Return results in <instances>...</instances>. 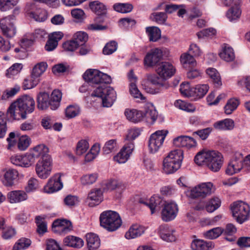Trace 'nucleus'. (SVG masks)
Listing matches in <instances>:
<instances>
[{"mask_svg": "<svg viewBox=\"0 0 250 250\" xmlns=\"http://www.w3.org/2000/svg\"><path fill=\"white\" fill-rule=\"evenodd\" d=\"M83 78L85 81L91 84H99L92 93V97L101 98L103 106L110 107L116 99V93L111 86L105 84L111 83L112 80L110 76L102 73L96 69H89L83 74Z\"/></svg>", "mask_w": 250, "mask_h": 250, "instance_id": "1", "label": "nucleus"}, {"mask_svg": "<svg viewBox=\"0 0 250 250\" xmlns=\"http://www.w3.org/2000/svg\"><path fill=\"white\" fill-rule=\"evenodd\" d=\"M35 106L34 99L31 96L24 95L12 103L8 107L6 116L8 120L13 121L26 118L27 114L32 113Z\"/></svg>", "mask_w": 250, "mask_h": 250, "instance_id": "2", "label": "nucleus"}, {"mask_svg": "<svg viewBox=\"0 0 250 250\" xmlns=\"http://www.w3.org/2000/svg\"><path fill=\"white\" fill-rule=\"evenodd\" d=\"M195 163L199 166L206 165L211 171H219L223 164L222 154L214 150L203 151L198 152L194 158Z\"/></svg>", "mask_w": 250, "mask_h": 250, "instance_id": "3", "label": "nucleus"}, {"mask_svg": "<svg viewBox=\"0 0 250 250\" xmlns=\"http://www.w3.org/2000/svg\"><path fill=\"white\" fill-rule=\"evenodd\" d=\"M183 159V151L177 149L171 151L163 160V171L167 174L176 171L181 167Z\"/></svg>", "mask_w": 250, "mask_h": 250, "instance_id": "4", "label": "nucleus"}, {"mask_svg": "<svg viewBox=\"0 0 250 250\" xmlns=\"http://www.w3.org/2000/svg\"><path fill=\"white\" fill-rule=\"evenodd\" d=\"M102 227L110 231L117 229L122 225V220L119 214L114 211H103L100 217Z\"/></svg>", "mask_w": 250, "mask_h": 250, "instance_id": "5", "label": "nucleus"}, {"mask_svg": "<svg viewBox=\"0 0 250 250\" xmlns=\"http://www.w3.org/2000/svg\"><path fill=\"white\" fill-rule=\"evenodd\" d=\"M230 207L232 216L237 222L242 224L248 219L250 211L248 204L237 201L233 202Z\"/></svg>", "mask_w": 250, "mask_h": 250, "instance_id": "6", "label": "nucleus"}, {"mask_svg": "<svg viewBox=\"0 0 250 250\" xmlns=\"http://www.w3.org/2000/svg\"><path fill=\"white\" fill-rule=\"evenodd\" d=\"M44 159H39L36 164L35 170L38 176L45 179L51 174L52 169V160L51 156H46Z\"/></svg>", "mask_w": 250, "mask_h": 250, "instance_id": "7", "label": "nucleus"}, {"mask_svg": "<svg viewBox=\"0 0 250 250\" xmlns=\"http://www.w3.org/2000/svg\"><path fill=\"white\" fill-rule=\"evenodd\" d=\"M168 133L167 130H158L150 137L148 147L151 153H155L162 146L164 140Z\"/></svg>", "mask_w": 250, "mask_h": 250, "instance_id": "8", "label": "nucleus"}, {"mask_svg": "<svg viewBox=\"0 0 250 250\" xmlns=\"http://www.w3.org/2000/svg\"><path fill=\"white\" fill-rule=\"evenodd\" d=\"M215 189L211 182L203 183L195 187L190 191V197L192 198H205L214 192Z\"/></svg>", "mask_w": 250, "mask_h": 250, "instance_id": "9", "label": "nucleus"}, {"mask_svg": "<svg viewBox=\"0 0 250 250\" xmlns=\"http://www.w3.org/2000/svg\"><path fill=\"white\" fill-rule=\"evenodd\" d=\"M178 212L177 205L174 202H166L161 210V218L164 222H169L176 217Z\"/></svg>", "mask_w": 250, "mask_h": 250, "instance_id": "10", "label": "nucleus"}, {"mask_svg": "<svg viewBox=\"0 0 250 250\" xmlns=\"http://www.w3.org/2000/svg\"><path fill=\"white\" fill-rule=\"evenodd\" d=\"M15 20V17L10 15L0 21V27L2 33L8 38H12L16 34V30L14 24Z\"/></svg>", "mask_w": 250, "mask_h": 250, "instance_id": "11", "label": "nucleus"}, {"mask_svg": "<svg viewBox=\"0 0 250 250\" xmlns=\"http://www.w3.org/2000/svg\"><path fill=\"white\" fill-rule=\"evenodd\" d=\"M61 176L62 174L58 173L51 177L44 187V192L47 193H53L61 190L63 187Z\"/></svg>", "mask_w": 250, "mask_h": 250, "instance_id": "12", "label": "nucleus"}, {"mask_svg": "<svg viewBox=\"0 0 250 250\" xmlns=\"http://www.w3.org/2000/svg\"><path fill=\"white\" fill-rule=\"evenodd\" d=\"M26 9L29 16L37 21H43L47 18L46 12L42 9L38 8L34 3L27 4Z\"/></svg>", "mask_w": 250, "mask_h": 250, "instance_id": "13", "label": "nucleus"}, {"mask_svg": "<svg viewBox=\"0 0 250 250\" xmlns=\"http://www.w3.org/2000/svg\"><path fill=\"white\" fill-rule=\"evenodd\" d=\"M52 229L55 233L64 234L72 229V225L69 220L56 219L52 223Z\"/></svg>", "mask_w": 250, "mask_h": 250, "instance_id": "14", "label": "nucleus"}, {"mask_svg": "<svg viewBox=\"0 0 250 250\" xmlns=\"http://www.w3.org/2000/svg\"><path fill=\"white\" fill-rule=\"evenodd\" d=\"M32 158L33 157L31 156L29 152L22 155H17L12 156L10 158V160L13 164L17 166L29 167L34 163Z\"/></svg>", "mask_w": 250, "mask_h": 250, "instance_id": "15", "label": "nucleus"}, {"mask_svg": "<svg viewBox=\"0 0 250 250\" xmlns=\"http://www.w3.org/2000/svg\"><path fill=\"white\" fill-rule=\"evenodd\" d=\"M156 71L161 78L166 79L174 74L175 69L170 63L162 62L157 65Z\"/></svg>", "mask_w": 250, "mask_h": 250, "instance_id": "16", "label": "nucleus"}, {"mask_svg": "<svg viewBox=\"0 0 250 250\" xmlns=\"http://www.w3.org/2000/svg\"><path fill=\"white\" fill-rule=\"evenodd\" d=\"M162 51L159 48L151 49L144 58V64L148 67L155 65L162 58Z\"/></svg>", "mask_w": 250, "mask_h": 250, "instance_id": "17", "label": "nucleus"}, {"mask_svg": "<svg viewBox=\"0 0 250 250\" xmlns=\"http://www.w3.org/2000/svg\"><path fill=\"white\" fill-rule=\"evenodd\" d=\"M134 148L132 142L126 143L120 151L114 157V160L119 163H125L130 157Z\"/></svg>", "mask_w": 250, "mask_h": 250, "instance_id": "18", "label": "nucleus"}, {"mask_svg": "<svg viewBox=\"0 0 250 250\" xmlns=\"http://www.w3.org/2000/svg\"><path fill=\"white\" fill-rule=\"evenodd\" d=\"M244 160L242 156H239L232 159L229 163L226 169V174L232 175L239 172L243 168Z\"/></svg>", "mask_w": 250, "mask_h": 250, "instance_id": "19", "label": "nucleus"}, {"mask_svg": "<svg viewBox=\"0 0 250 250\" xmlns=\"http://www.w3.org/2000/svg\"><path fill=\"white\" fill-rule=\"evenodd\" d=\"M173 145L179 147L190 148L196 146V142L192 137L188 136H180L173 139Z\"/></svg>", "mask_w": 250, "mask_h": 250, "instance_id": "20", "label": "nucleus"}, {"mask_svg": "<svg viewBox=\"0 0 250 250\" xmlns=\"http://www.w3.org/2000/svg\"><path fill=\"white\" fill-rule=\"evenodd\" d=\"M49 149L44 145L41 144L34 147L29 153L33 157L34 162L36 159L40 157V159H44V157L50 156L48 154Z\"/></svg>", "mask_w": 250, "mask_h": 250, "instance_id": "21", "label": "nucleus"}, {"mask_svg": "<svg viewBox=\"0 0 250 250\" xmlns=\"http://www.w3.org/2000/svg\"><path fill=\"white\" fill-rule=\"evenodd\" d=\"M126 187V185L116 179H110L104 184L103 189L104 191L113 190L117 189L119 191H123Z\"/></svg>", "mask_w": 250, "mask_h": 250, "instance_id": "22", "label": "nucleus"}, {"mask_svg": "<svg viewBox=\"0 0 250 250\" xmlns=\"http://www.w3.org/2000/svg\"><path fill=\"white\" fill-rule=\"evenodd\" d=\"M37 107L39 110H46L49 107L51 108V104L49 95L46 92L40 93L37 98Z\"/></svg>", "mask_w": 250, "mask_h": 250, "instance_id": "23", "label": "nucleus"}, {"mask_svg": "<svg viewBox=\"0 0 250 250\" xmlns=\"http://www.w3.org/2000/svg\"><path fill=\"white\" fill-rule=\"evenodd\" d=\"M214 247L211 241H206L202 239L195 238L191 243V248L193 250H209Z\"/></svg>", "mask_w": 250, "mask_h": 250, "instance_id": "24", "label": "nucleus"}, {"mask_svg": "<svg viewBox=\"0 0 250 250\" xmlns=\"http://www.w3.org/2000/svg\"><path fill=\"white\" fill-rule=\"evenodd\" d=\"M4 183L6 186H12L15 181L18 179L19 172L15 169L9 168L4 170Z\"/></svg>", "mask_w": 250, "mask_h": 250, "instance_id": "25", "label": "nucleus"}, {"mask_svg": "<svg viewBox=\"0 0 250 250\" xmlns=\"http://www.w3.org/2000/svg\"><path fill=\"white\" fill-rule=\"evenodd\" d=\"M125 115L128 120L134 123L140 122L144 119V112L137 109H126Z\"/></svg>", "mask_w": 250, "mask_h": 250, "instance_id": "26", "label": "nucleus"}, {"mask_svg": "<svg viewBox=\"0 0 250 250\" xmlns=\"http://www.w3.org/2000/svg\"><path fill=\"white\" fill-rule=\"evenodd\" d=\"M7 197L11 203H17L26 200L28 196L24 191L14 190L8 193Z\"/></svg>", "mask_w": 250, "mask_h": 250, "instance_id": "27", "label": "nucleus"}, {"mask_svg": "<svg viewBox=\"0 0 250 250\" xmlns=\"http://www.w3.org/2000/svg\"><path fill=\"white\" fill-rule=\"evenodd\" d=\"M87 248L89 250H95L98 249L101 244L99 236L94 233H88L85 235Z\"/></svg>", "mask_w": 250, "mask_h": 250, "instance_id": "28", "label": "nucleus"}, {"mask_svg": "<svg viewBox=\"0 0 250 250\" xmlns=\"http://www.w3.org/2000/svg\"><path fill=\"white\" fill-rule=\"evenodd\" d=\"M145 232V229L138 224L132 225L125 234V237L127 239H134L140 236Z\"/></svg>", "mask_w": 250, "mask_h": 250, "instance_id": "29", "label": "nucleus"}, {"mask_svg": "<svg viewBox=\"0 0 250 250\" xmlns=\"http://www.w3.org/2000/svg\"><path fill=\"white\" fill-rule=\"evenodd\" d=\"M63 242L65 246L77 249L82 248L84 244L82 239L72 235H69L65 237Z\"/></svg>", "mask_w": 250, "mask_h": 250, "instance_id": "30", "label": "nucleus"}, {"mask_svg": "<svg viewBox=\"0 0 250 250\" xmlns=\"http://www.w3.org/2000/svg\"><path fill=\"white\" fill-rule=\"evenodd\" d=\"M206 73L210 78L215 87L218 88L222 85V83L220 75L216 69L208 68L206 70Z\"/></svg>", "mask_w": 250, "mask_h": 250, "instance_id": "31", "label": "nucleus"}, {"mask_svg": "<svg viewBox=\"0 0 250 250\" xmlns=\"http://www.w3.org/2000/svg\"><path fill=\"white\" fill-rule=\"evenodd\" d=\"M47 64L45 62H41L36 64L33 68L31 72V76H33L40 81V77L47 68Z\"/></svg>", "mask_w": 250, "mask_h": 250, "instance_id": "32", "label": "nucleus"}, {"mask_svg": "<svg viewBox=\"0 0 250 250\" xmlns=\"http://www.w3.org/2000/svg\"><path fill=\"white\" fill-rule=\"evenodd\" d=\"M89 7L91 10L97 15H105L106 13L105 6L98 0L90 2Z\"/></svg>", "mask_w": 250, "mask_h": 250, "instance_id": "33", "label": "nucleus"}, {"mask_svg": "<svg viewBox=\"0 0 250 250\" xmlns=\"http://www.w3.org/2000/svg\"><path fill=\"white\" fill-rule=\"evenodd\" d=\"M220 58L224 61L229 62L233 61L235 59V55L232 48L225 45L222 52L219 53Z\"/></svg>", "mask_w": 250, "mask_h": 250, "instance_id": "34", "label": "nucleus"}, {"mask_svg": "<svg viewBox=\"0 0 250 250\" xmlns=\"http://www.w3.org/2000/svg\"><path fill=\"white\" fill-rule=\"evenodd\" d=\"M147 80L153 85L159 86L158 87L161 89H167L170 86L167 82H161L160 78L155 74H148Z\"/></svg>", "mask_w": 250, "mask_h": 250, "instance_id": "35", "label": "nucleus"}, {"mask_svg": "<svg viewBox=\"0 0 250 250\" xmlns=\"http://www.w3.org/2000/svg\"><path fill=\"white\" fill-rule=\"evenodd\" d=\"M62 94L59 90H54L52 92L51 97L50 98L51 104V109L56 110L60 105V102L62 99Z\"/></svg>", "mask_w": 250, "mask_h": 250, "instance_id": "36", "label": "nucleus"}, {"mask_svg": "<svg viewBox=\"0 0 250 250\" xmlns=\"http://www.w3.org/2000/svg\"><path fill=\"white\" fill-rule=\"evenodd\" d=\"M103 191L100 188H95L91 190L88 194V199L94 201L93 205L95 206L98 205L103 200Z\"/></svg>", "mask_w": 250, "mask_h": 250, "instance_id": "37", "label": "nucleus"}, {"mask_svg": "<svg viewBox=\"0 0 250 250\" xmlns=\"http://www.w3.org/2000/svg\"><path fill=\"white\" fill-rule=\"evenodd\" d=\"M46 216L39 215L35 217V222L37 226V231L40 234H43L47 231V223L45 221Z\"/></svg>", "mask_w": 250, "mask_h": 250, "instance_id": "38", "label": "nucleus"}, {"mask_svg": "<svg viewBox=\"0 0 250 250\" xmlns=\"http://www.w3.org/2000/svg\"><path fill=\"white\" fill-rule=\"evenodd\" d=\"M146 32L151 42H155L161 38V30L157 27H147L146 28Z\"/></svg>", "mask_w": 250, "mask_h": 250, "instance_id": "39", "label": "nucleus"}, {"mask_svg": "<svg viewBox=\"0 0 250 250\" xmlns=\"http://www.w3.org/2000/svg\"><path fill=\"white\" fill-rule=\"evenodd\" d=\"M113 8L114 10L118 12L127 13L132 10L133 6L131 4L129 3H117L113 5Z\"/></svg>", "mask_w": 250, "mask_h": 250, "instance_id": "40", "label": "nucleus"}, {"mask_svg": "<svg viewBox=\"0 0 250 250\" xmlns=\"http://www.w3.org/2000/svg\"><path fill=\"white\" fill-rule=\"evenodd\" d=\"M223 232V229L221 227H216L210 229L204 232V236L209 239L212 240L217 238Z\"/></svg>", "mask_w": 250, "mask_h": 250, "instance_id": "41", "label": "nucleus"}, {"mask_svg": "<svg viewBox=\"0 0 250 250\" xmlns=\"http://www.w3.org/2000/svg\"><path fill=\"white\" fill-rule=\"evenodd\" d=\"M221 200L218 197L211 198L206 205V209L208 212H212L221 206Z\"/></svg>", "mask_w": 250, "mask_h": 250, "instance_id": "42", "label": "nucleus"}, {"mask_svg": "<svg viewBox=\"0 0 250 250\" xmlns=\"http://www.w3.org/2000/svg\"><path fill=\"white\" fill-rule=\"evenodd\" d=\"M209 89V86L208 84L197 85L194 87V93L193 97H196L198 98H203L208 92Z\"/></svg>", "mask_w": 250, "mask_h": 250, "instance_id": "43", "label": "nucleus"}, {"mask_svg": "<svg viewBox=\"0 0 250 250\" xmlns=\"http://www.w3.org/2000/svg\"><path fill=\"white\" fill-rule=\"evenodd\" d=\"M23 65L21 63L13 64L7 70L5 75L7 78H11L18 74L22 69Z\"/></svg>", "mask_w": 250, "mask_h": 250, "instance_id": "44", "label": "nucleus"}, {"mask_svg": "<svg viewBox=\"0 0 250 250\" xmlns=\"http://www.w3.org/2000/svg\"><path fill=\"white\" fill-rule=\"evenodd\" d=\"M157 117L158 112L152 105L145 108L144 112V118H146V120L150 119L153 123L156 120Z\"/></svg>", "mask_w": 250, "mask_h": 250, "instance_id": "45", "label": "nucleus"}, {"mask_svg": "<svg viewBox=\"0 0 250 250\" xmlns=\"http://www.w3.org/2000/svg\"><path fill=\"white\" fill-rule=\"evenodd\" d=\"M162 202L161 199L158 196H152L149 200L148 208L151 210V214H153L159 209V206Z\"/></svg>", "mask_w": 250, "mask_h": 250, "instance_id": "46", "label": "nucleus"}, {"mask_svg": "<svg viewBox=\"0 0 250 250\" xmlns=\"http://www.w3.org/2000/svg\"><path fill=\"white\" fill-rule=\"evenodd\" d=\"M181 62L185 67H187L188 65L191 67H193L196 65V62L194 57L189 53H185L181 55Z\"/></svg>", "mask_w": 250, "mask_h": 250, "instance_id": "47", "label": "nucleus"}, {"mask_svg": "<svg viewBox=\"0 0 250 250\" xmlns=\"http://www.w3.org/2000/svg\"><path fill=\"white\" fill-rule=\"evenodd\" d=\"M239 104V101L236 99H229L224 107L225 112L226 114H230L235 110Z\"/></svg>", "mask_w": 250, "mask_h": 250, "instance_id": "48", "label": "nucleus"}, {"mask_svg": "<svg viewBox=\"0 0 250 250\" xmlns=\"http://www.w3.org/2000/svg\"><path fill=\"white\" fill-rule=\"evenodd\" d=\"M88 38V35L85 32L79 31L74 34L73 39L78 44V45L79 46L84 44Z\"/></svg>", "mask_w": 250, "mask_h": 250, "instance_id": "49", "label": "nucleus"}, {"mask_svg": "<svg viewBox=\"0 0 250 250\" xmlns=\"http://www.w3.org/2000/svg\"><path fill=\"white\" fill-rule=\"evenodd\" d=\"M30 143L31 139L26 135H23L19 139L18 148L20 150L24 151L28 147Z\"/></svg>", "mask_w": 250, "mask_h": 250, "instance_id": "50", "label": "nucleus"}, {"mask_svg": "<svg viewBox=\"0 0 250 250\" xmlns=\"http://www.w3.org/2000/svg\"><path fill=\"white\" fill-rule=\"evenodd\" d=\"M194 87L191 88L188 83H183L180 85V91L185 97H193Z\"/></svg>", "mask_w": 250, "mask_h": 250, "instance_id": "51", "label": "nucleus"}, {"mask_svg": "<svg viewBox=\"0 0 250 250\" xmlns=\"http://www.w3.org/2000/svg\"><path fill=\"white\" fill-rule=\"evenodd\" d=\"M39 82V80L30 76L29 78L24 79L22 83L23 89L25 90L32 88L35 87Z\"/></svg>", "mask_w": 250, "mask_h": 250, "instance_id": "52", "label": "nucleus"}, {"mask_svg": "<svg viewBox=\"0 0 250 250\" xmlns=\"http://www.w3.org/2000/svg\"><path fill=\"white\" fill-rule=\"evenodd\" d=\"M19 0H0V10L6 11L12 8L18 2Z\"/></svg>", "mask_w": 250, "mask_h": 250, "instance_id": "53", "label": "nucleus"}, {"mask_svg": "<svg viewBox=\"0 0 250 250\" xmlns=\"http://www.w3.org/2000/svg\"><path fill=\"white\" fill-rule=\"evenodd\" d=\"M98 178L97 173L86 174L81 178V181L83 185H87L92 184L96 182Z\"/></svg>", "mask_w": 250, "mask_h": 250, "instance_id": "54", "label": "nucleus"}, {"mask_svg": "<svg viewBox=\"0 0 250 250\" xmlns=\"http://www.w3.org/2000/svg\"><path fill=\"white\" fill-rule=\"evenodd\" d=\"M136 83H130L129 84V92L130 94L136 99H139L141 100H144L146 98L142 95L138 89L136 84Z\"/></svg>", "mask_w": 250, "mask_h": 250, "instance_id": "55", "label": "nucleus"}, {"mask_svg": "<svg viewBox=\"0 0 250 250\" xmlns=\"http://www.w3.org/2000/svg\"><path fill=\"white\" fill-rule=\"evenodd\" d=\"M20 90V86L18 85H15L13 87L6 89L2 94L1 99L6 100L11 98L18 93Z\"/></svg>", "mask_w": 250, "mask_h": 250, "instance_id": "56", "label": "nucleus"}, {"mask_svg": "<svg viewBox=\"0 0 250 250\" xmlns=\"http://www.w3.org/2000/svg\"><path fill=\"white\" fill-rule=\"evenodd\" d=\"M150 18L157 23L163 24L166 21L167 16L165 12H155L151 15Z\"/></svg>", "mask_w": 250, "mask_h": 250, "instance_id": "57", "label": "nucleus"}, {"mask_svg": "<svg viewBox=\"0 0 250 250\" xmlns=\"http://www.w3.org/2000/svg\"><path fill=\"white\" fill-rule=\"evenodd\" d=\"M31 243V242L29 239L21 238L15 243L13 248L22 250L29 247L30 246Z\"/></svg>", "mask_w": 250, "mask_h": 250, "instance_id": "58", "label": "nucleus"}, {"mask_svg": "<svg viewBox=\"0 0 250 250\" xmlns=\"http://www.w3.org/2000/svg\"><path fill=\"white\" fill-rule=\"evenodd\" d=\"M117 147V141L112 139L106 142L103 147V151L104 154H107L115 150Z\"/></svg>", "mask_w": 250, "mask_h": 250, "instance_id": "59", "label": "nucleus"}, {"mask_svg": "<svg viewBox=\"0 0 250 250\" xmlns=\"http://www.w3.org/2000/svg\"><path fill=\"white\" fill-rule=\"evenodd\" d=\"M89 148L88 142L85 140H81L78 142L76 147V153L81 155L84 153Z\"/></svg>", "mask_w": 250, "mask_h": 250, "instance_id": "60", "label": "nucleus"}, {"mask_svg": "<svg viewBox=\"0 0 250 250\" xmlns=\"http://www.w3.org/2000/svg\"><path fill=\"white\" fill-rule=\"evenodd\" d=\"M241 11L237 7H232L227 12V16L230 21L236 20L240 17Z\"/></svg>", "mask_w": 250, "mask_h": 250, "instance_id": "61", "label": "nucleus"}, {"mask_svg": "<svg viewBox=\"0 0 250 250\" xmlns=\"http://www.w3.org/2000/svg\"><path fill=\"white\" fill-rule=\"evenodd\" d=\"M117 47V43L115 41H111L106 44L103 50L104 55H108L114 52Z\"/></svg>", "mask_w": 250, "mask_h": 250, "instance_id": "62", "label": "nucleus"}, {"mask_svg": "<svg viewBox=\"0 0 250 250\" xmlns=\"http://www.w3.org/2000/svg\"><path fill=\"white\" fill-rule=\"evenodd\" d=\"M16 234V229L12 226L6 227L2 230V237L4 239L12 238Z\"/></svg>", "mask_w": 250, "mask_h": 250, "instance_id": "63", "label": "nucleus"}, {"mask_svg": "<svg viewBox=\"0 0 250 250\" xmlns=\"http://www.w3.org/2000/svg\"><path fill=\"white\" fill-rule=\"evenodd\" d=\"M45 250H62L58 242L54 239H49L46 242Z\"/></svg>", "mask_w": 250, "mask_h": 250, "instance_id": "64", "label": "nucleus"}]
</instances>
